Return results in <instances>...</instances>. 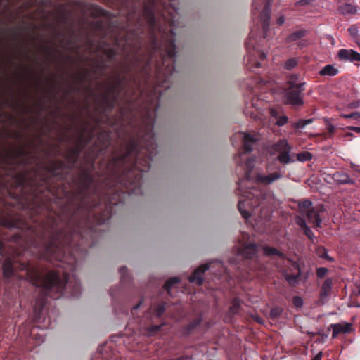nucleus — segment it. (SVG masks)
<instances>
[{
  "instance_id": "nucleus-1",
  "label": "nucleus",
  "mask_w": 360,
  "mask_h": 360,
  "mask_svg": "<svg viewBox=\"0 0 360 360\" xmlns=\"http://www.w3.org/2000/svg\"><path fill=\"white\" fill-rule=\"evenodd\" d=\"M144 14L150 30L158 29L161 38L153 36L151 44L147 51L142 50V42L138 36L131 41L127 39V46L130 49L131 63L133 68L146 72L153 63L157 54L162 58V65L158 67V82L149 93L140 89L139 82L133 79L125 90L127 105L122 115V131L124 153L121 161L126 165V171L118 180L128 193H139L141 173L147 172L150 165L152 156L157 148L153 127L158 107L161 88L169 86L170 76L174 70L176 56L174 34L172 30H165L158 25L152 8H146Z\"/></svg>"
},
{
  "instance_id": "nucleus-2",
  "label": "nucleus",
  "mask_w": 360,
  "mask_h": 360,
  "mask_svg": "<svg viewBox=\"0 0 360 360\" xmlns=\"http://www.w3.org/2000/svg\"><path fill=\"white\" fill-rule=\"evenodd\" d=\"M40 257L50 262L53 259L60 262L58 266L62 269L49 271L46 275L36 273L31 277L34 285L38 286L42 297L49 296L58 299L69 293L72 297L81 294L80 283L77 277L68 271L76 269L77 259L70 251V239L61 231L53 234L44 245Z\"/></svg>"
},
{
  "instance_id": "nucleus-3",
  "label": "nucleus",
  "mask_w": 360,
  "mask_h": 360,
  "mask_svg": "<svg viewBox=\"0 0 360 360\" xmlns=\"http://www.w3.org/2000/svg\"><path fill=\"white\" fill-rule=\"evenodd\" d=\"M234 143L236 140L242 141L243 143V151L236 157V162L245 172V176L239 180L238 190L242 198L239 200L238 207L242 217L248 220L252 215L257 214V207L264 206L269 203L272 193L256 188L255 186L258 184L269 185L281 179L283 176L280 171L263 174L258 173L255 176L252 175V172L255 163L261 162L260 158L251 157L247 159V153L252 150L253 144L258 140L256 134H250L245 132H238L232 138Z\"/></svg>"
},
{
  "instance_id": "nucleus-4",
  "label": "nucleus",
  "mask_w": 360,
  "mask_h": 360,
  "mask_svg": "<svg viewBox=\"0 0 360 360\" xmlns=\"http://www.w3.org/2000/svg\"><path fill=\"white\" fill-rule=\"evenodd\" d=\"M287 84L283 95L285 103L294 108L302 106L304 104L302 92L304 90L305 82L299 75L293 74L288 77Z\"/></svg>"
},
{
  "instance_id": "nucleus-5",
  "label": "nucleus",
  "mask_w": 360,
  "mask_h": 360,
  "mask_svg": "<svg viewBox=\"0 0 360 360\" xmlns=\"http://www.w3.org/2000/svg\"><path fill=\"white\" fill-rule=\"evenodd\" d=\"M240 247L238 250V255L245 258H252L254 256L257 255L260 251H262L266 256L277 258L281 262V263L278 262L276 264L278 267L281 266V263L283 264L286 262H289L288 260L287 261L285 259L283 253L281 252L274 248L267 246L260 247L252 243H247L243 241H240Z\"/></svg>"
},
{
  "instance_id": "nucleus-6",
  "label": "nucleus",
  "mask_w": 360,
  "mask_h": 360,
  "mask_svg": "<svg viewBox=\"0 0 360 360\" xmlns=\"http://www.w3.org/2000/svg\"><path fill=\"white\" fill-rule=\"evenodd\" d=\"M258 25L252 28L250 37L245 44L248 52V61L251 68L260 67V61L266 58V53L260 49L261 39H258Z\"/></svg>"
},
{
  "instance_id": "nucleus-7",
  "label": "nucleus",
  "mask_w": 360,
  "mask_h": 360,
  "mask_svg": "<svg viewBox=\"0 0 360 360\" xmlns=\"http://www.w3.org/2000/svg\"><path fill=\"white\" fill-rule=\"evenodd\" d=\"M272 0H254L252 3V15L261 22L263 39L268 37L270 25L271 2Z\"/></svg>"
},
{
  "instance_id": "nucleus-8",
  "label": "nucleus",
  "mask_w": 360,
  "mask_h": 360,
  "mask_svg": "<svg viewBox=\"0 0 360 360\" xmlns=\"http://www.w3.org/2000/svg\"><path fill=\"white\" fill-rule=\"evenodd\" d=\"M207 270H210L215 276H219L224 273H226V269L221 262H212L201 265L196 269L193 274L189 276V281L199 285H201L203 282L202 275Z\"/></svg>"
},
{
  "instance_id": "nucleus-9",
  "label": "nucleus",
  "mask_w": 360,
  "mask_h": 360,
  "mask_svg": "<svg viewBox=\"0 0 360 360\" xmlns=\"http://www.w3.org/2000/svg\"><path fill=\"white\" fill-rule=\"evenodd\" d=\"M274 152H278L279 154L277 159L282 164H288L292 161L289 153L290 147L285 140H281L272 146Z\"/></svg>"
},
{
  "instance_id": "nucleus-10",
  "label": "nucleus",
  "mask_w": 360,
  "mask_h": 360,
  "mask_svg": "<svg viewBox=\"0 0 360 360\" xmlns=\"http://www.w3.org/2000/svg\"><path fill=\"white\" fill-rule=\"evenodd\" d=\"M49 326V323L44 324L43 326H37L32 328H22L20 330L22 333H25L26 336H29L30 338L34 339L36 341L37 344H41L44 340V337L43 333H39L38 330L39 328H46Z\"/></svg>"
},
{
  "instance_id": "nucleus-11",
  "label": "nucleus",
  "mask_w": 360,
  "mask_h": 360,
  "mask_svg": "<svg viewBox=\"0 0 360 360\" xmlns=\"http://www.w3.org/2000/svg\"><path fill=\"white\" fill-rule=\"evenodd\" d=\"M262 105V102L258 98L253 97L250 101L246 102L245 114L251 117L257 118L258 115L256 112H260Z\"/></svg>"
},
{
  "instance_id": "nucleus-12",
  "label": "nucleus",
  "mask_w": 360,
  "mask_h": 360,
  "mask_svg": "<svg viewBox=\"0 0 360 360\" xmlns=\"http://www.w3.org/2000/svg\"><path fill=\"white\" fill-rule=\"evenodd\" d=\"M319 210L320 209L319 207H313L311 210L302 214V217L307 218L309 224L319 226L321 221L319 217Z\"/></svg>"
},
{
  "instance_id": "nucleus-13",
  "label": "nucleus",
  "mask_w": 360,
  "mask_h": 360,
  "mask_svg": "<svg viewBox=\"0 0 360 360\" xmlns=\"http://www.w3.org/2000/svg\"><path fill=\"white\" fill-rule=\"evenodd\" d=\"M333 328L332 338H335L339 333H347L352 330V325L348 323H337L331 326Z\"/></svg>"
},
{
  "instance_id": "nucleus-14",
  "label": "nucleus",
  "mask_w": 360,
  "mask_h": 360,
  "mask_svg": "<svg viewBox=\"0 0 360 360\" xmlns=\"http://www.w3.org/2000/svg\"><path fill=\"white\" fill-rule=\"evenodd\" d=\"M163 17L167 23H168L169 27L172 29L174 27H176L179 25V17L178 13L176 9H173L172 11H168L167 16H165V14H163Z\"/></svg>"
},
{
  "instance_id": "nucleus-15",
  "label": "nucleus",
  "mask_w": 360,
  "mask_h": 360,
  "mask_svg": "<svg viewBox=\"0 0 360 360\" xmlns=\"http://www.w3.org/2000/svg\"><path fill=\"white\" fill-rule=\"evenodd\" d=\"M332 284L333 283L330 278H328L323 282L320 292V300L322 304L325 302L326 297L330 295Z\"/></svg>"
},
{
  "instance_id": "nucleus-16",
  "label": "nucleus",
  "mask_w": 360,
  "mask_h": 360,
  "mask_svg": "<svg viewBox=\"0 0 360 360\" xmlns=\"http://www.w3.org/2000/svg\"><path fill=\"white\" fill-rule=\"evenodd\" d=\"M111 349V343L105 342V344L99 347L98 351V355H100L101 359H103V360H109L111 358L112 355Z\"/></svg>"
},
{
  "instance_id": "nucleus-17",
  "label": "nucleus",
  "mask_w": 360,
  "mask_h": 360,
  "mask_svg": "<svg viewBox=\"0 0 360 360\" xmlns=\"http://www.w3.org/2000/svg\"><path fill=\"white\" fill-rule=\"evenodd\" d=\"M297 224L303 230L304 234L311 240L314 241V235L312 231L307 226L306 220L302 217L297 219Z\"/></svg>"
},
{
  "instance_id": "nucleus-18",
  "label": "nucleus",
  "mask_w": 360,
  "mask_h": 360,
  "mask_svg": "<svg viewBox=\"0 0 360 360\" xmlns=\"http://www.w3.org/2000/svg\"><path fill=\"white\" fill-rule=\"evenodd\" d=\"M293 268L296 270V272L293 274H290L288 273L285 274V280L291 285H295L297 282L298 277L300 276V271L299 269L298 265L295 263L292 264Z\"/></svg>"
},
{
  "instance_id": "nucleus-19",
  "label": "nucleus",
  "mask_w": 360,
  "mask_h": 360,
  "mask_svg": "<svg viewBox=\"0 0 360 360\" xmlns=\"http://www.w3.org/2000/svg\"><path fill=\"white\" fill-rule=\"evenodd\" d=\"M338 11L342 15H350L356 13V8L351 4H344L339 6Z\"/></svg>"
},
{
  "instance_id": "nucleus-20",
  "label": "nucleus",
  "mask_w": 360,
  "mask_h": 360,
  "mask_svg": "<svg viewBox=\"0 0 360 360\" xmlns=\"http://www.w3.org/2000/svg\"><path fill=\"white\" fill-rule=\"evenodd\" d=\"M338 73V70L333 65H327L320 71V75L323 76H335Z\"/></svg>"
},
{
  "instance_id": "nucleus-21",
  "label": "nucleus",
  "mask_w": 360,
  "mask_h": 360,
  "mask_svg": "<svg viewBox=\"0 0 360 360\" xmlns=\"http://www.w3.org/2000/svg\"><path fill=\"white\" fill-rule=\"evenodd\" d=\"M333 178L335 181L339 184H349L351 182L349 176L343 172H336L334 174Z\"/></svg>"
},
{
  "instance_id": "nucleus-22",
  "label": "nucleus",
  "mask_w": 360,
  "mask_h": 360,
  "mask_svg": "<svg viewBox=\"0 0 360 360\" xmlns=\"http://www.w3.org/2000/svg\"><path fill=\"white\" fill-rule=\"evenodd\" d=\"M306 34V31L304 30L296 31L290 34L286 39L287 42L298 41L302 37Z\"/></svg>"
},
{
  "instance_id": "nucleus-23",
  "label": "nucleus",
  "mask_w": 360,
  "mask_h": 360,
  "mask_svg": "<svg viewBox=\"0 0 360 360\" xmlns=\"http://www.w3.org/2000/svg\"><path fill=\"white\" fill-rule=\"evenodd\" d=\"M3 273L5 277L10 278L13 274V266L10 261L6 260L3 265Z\"/></svg>"
},
{
  "instance_id": "nucleus-24",
  "label": "nucleus",
  "mask_w": 360,
  "mask_h": 360,
  "mask_svg": "<svg viewBox=\"0 0 360 360\" xmlns=\"http://www.w3.org/2000/svg\"><path fill=\"white\" fill-rule=\"evenodd\" d=\"M179 282V279L177 277H174L168 280L165 284V289L167 290L169 295H172V290L175 285Z\"/></svg>"
},
{
  "instance_id": "nucleus-25",
  "label": "nucleus",
  "mask_w": 360,
  "mask_h": 360,
  "mask_svg": "<svg viewBox=\"0 0 360 360\" xmlns=\"http://www.w3.org/2000/svg\"><path fill=\"white\" fill-rule=\"evenodd\" d=\"M312 203L308 200H304L299 203L300 214L302 215L312 208Z\"/></svg>"
},
{
  "instance_id": "nucleus-26",
  "label": "nucleus",
  "mask_w": 360,
  "mask_h": 360,
  "mask_svg": "<svg viewBox=\"0 0 360 360\" xmlns=\"http://www.w3.org/2000/svg\"><path fill=\"white\" fill-rule=\"evenodd\" d=\"M353 53V50L340 49L338 51V56L340 59L352 60Z\"/></svg>"
},
{
  "instance_id": "nucleus-27",
  "label": "nucleus",
  "mask_w": 360,
  "mask_h": 360,
  "mask_svg": "<svg viewBox=\"0 0 360 360\" xmlns=\"http://www.w3.org/2000/svg\"><path fill=\"white\" fill-rule=\"evenodd\" d=\"M240 306V300L238 298H236L233 300L232 304L229 308V313L231 315L237 314L239 312Z\"/></svg>"
},
{
  "instance_id": "nucleus-28",
  "label": "nucleus",
  "mask_w": 360,
  "mask_h": 360,
  "mask_svg": "<svg viewBox=\"0 0 360 360\" xmlns=\"http://www.w3.org/2000/svg\"><path fill=\"white\" fill-rule=\"evenodd\" d=\"M312 158L309 152L304 151L297 154V159L300 162H304L311 160Z\"/></svg>"
},
{
  "instance_id": "nucleus-29",
  "label": "nucleus",
  "mask_w": 360,
  "mask_h": 360,
  "mask_svg": "<svg viewBox=\"0 0 360 360\" xmlns=\"http://www.w3.org/2000/svg\"><path fill=\"white\" fill-rule=\"evenodd\" d=\"M298 60L295 58L288 59L284 64V68L287 70H291L295 68L297 64Z\"/></svg>"
},
{
  "instance_id": "nucleus-30",
  "label": "nucleus",
  "mask_w": 360,
  "mask_h": 360,
  "mask_svg": "<svg viewBox=\"0 0 360 360\" xmlns=\"http://www.w3.org/2000/svg\"><path fill=\"white\" fill-rule=\"evenodd\" d=\"M341 117L346 118V119H354L356 121L360 120V112H354L349 114H341Z\"/></svg>"
},
{
  "instance_id": "nucleus-31",
  "label": "nucleus",
  "mask_w": 360,
  "mask_h": 360,
  "mask_svg": "<svg viewBox=\"0 0 360 360\" xmlns=\"http://www.w3.org/2000/svg\"><path fill=\"white\" fill-rule=\"evenodd\" d=\"M166 307V303L163 302L160 304H158L156 308L155 309V316L159 317L160 316L163 312L165 311Z\"/></svg>"
},
{
  "instance_id": "nucleus-32",
  "label": "nucleus",
  "mask_w": 360,
  "mask_h": 360,
  "mask_svg": "<svg viewBox=\"0 0 360 360\" xmlns=\"http://www.w3.org/2000/svg\"><path fill=\"white\" fill-rule=\"evenodd\" d=\"M282 312V309L279 307H275L271 310V316L272 318H276L281 315Z\"/></svg>"
},
{
  "instance_id": "nucleus-33",
  "label": "nucleus",
  "mask_w": 360,
  "mask_h": 360,
  "mask_svg": "<svg viewBox=\"0 0 360 360\" xmlns=\"http://www.w3.org/2000/svg\"><path fill=\"white\" fill-rule=\"evenodd\" d=\"M293 304L297 308L302 307V304H303L302 299L300 297H298V296L294 297V298H293Z\"/></svg>"
},
{
  "instance_id": "nucleus-34",
  "label": "nucleus",
  "mask_w": 360,
  "mask_h": 360,
  "mask_svg": "<svg viewBox=\"0 0 360 360\" xmlns=\"http://www.w3.org/2000/svg\"><path fill=\"white\" fill-rule=\"evenodd\" d=\"M327 272H328V269L326 268H324V267L319 268L317 269V272H316L317 276L321 278H323L326 275Z\"/></svg>"
},
{
  "instance_id": "nucleus-35",
  "label": "nucleus",
  "mask_w": 360,
  "mask_h": 360,
  "mask_svg": "<svg viewBox=\"0 0 360 360\" xmlns=\"http://www.w3.org/2000/svg\"><path fill=\"white\" fill-rule=\"evenodd\" d=\"M288 122V117L286 116H281L277 118L276 124L278 126H283Z\"/></svg>"
},
{
  "instance_id": "nucleus-36",
  "label": "nucleus",
  "mask_w": 360,
  "mask_h": 360,
  "mask_svg": "<svg viewBox=\"0 0 360 360\" xmlns=\"http://www.w3.org/2000/svg\"><path fill=\"white\" fill-rule=\"evenodd\" d=\"M347 107L349 109L359 108H360V101H356L352 102L348 105Z\"/></svg>"
},
{
  "instance_id": "nucleus-37",
  "label": "nucleus",
  "mask_w": 360,
  "mask_h": 360,
  "mask_svg": "<svg viewBox=\"0 0 360 360\" xmlns=\"http://www.w3.org/2000/svg\"><path fill=\"white\" fill-rule=\"evenodd\" d=\"M113 161H114V179H115V166L117 165V158H116L115 152H114ZM116 186H117V185L115 184V179H114V196L115 195V187Z\"/></svg>"
},
{
  "instance_id": "nucleus-38",
  "label": "nucleus",
  "mask_w": 360,
  "mask_h": 360,
  "mask_svg": "<svg viewBox=\"0 0 360 360\" xmlns=\"http://www.w3.org/2000/svg\"><path fill=\"white\" fill-rule=\"evenodd\" d=\"M119 271H120V273L122 276L121 279L122 281H124L125 279V274H127V269L126 267L123 266V267H121Z\"/></svg>"
},
{
  "instance_id": "nucleus-39",
  "label": "nucleus",
  "mask_w": 360,
  "mask_h": 360,
  "mask_svg": "<svg viewBox=\"0 0 360 360\" xmlns=\"http://www.w3.org/2000/svg\"><path fill=\"white\" fill-rule=\"evenodd\" d=\"M200 319L199 318H197L196 319H195L193 323L189 324V326H188L189 330L194 328L196 326H198L200 323Z\"/></svg>"
},
{
  "instance_id": "nucleus-40",
  "label": "nucleus",
  "mask_w": 360,
  "mask_h": 360,
  "mask_svg": "<svg viewBox=\"0 0 360 360\" xmlns=\"http://www.w3.org/2000/svg\"><path fill=\"white\" fill-rule=\"evenodd\" d=\"M160 327H161V326H156V325L152 326L149 329V333L150 334H153V333L158 332L160 330Z\"/></svg>"
},
{
  "instance_id": "nucleus-41",
  "label": "nucleus",
  "mask_w": 360,
  "mask_h": 360,
  "mask_svg": "<svg viewBox=\"0 0 360 360\" xmlns=\"http://www.w3.org/2000/svg\"><path fill=\"white\" fill-rule=\"evenodd\" d=\"M307 45V41L304 39H300L298 41H297V46L298 48L300 49H302L303 47H305Z\"/></svg>"
},
{
  "instance_id": "nucleus-42",
  "label": "nucleus",
  "mask_w": 360,
  "mask_h": 360,
  "mask_svg": "<svg viewBox=\"0 0 360 360\" xmlns=\"http://www.w3.org/2000/svg\"><path fill=\"white\" fill-rule=\"evenodd\" d=\"M294 126L296 129H303L305 127L303 120L296 122Z\"/></svg>"
},
{
  "instance_id": "nucleus-43",
  "label": "nucleus",
  "mask_w": 360,
  "mask_h": 360,
  "mask_svg": "<svg viewBox=\"0 0 360 360\" xmlns=\"http://www.w3.org/2000/svg\"><path fill=\"white\" fill-rule=\"evenodd\" d=\"M269 114L272 117H274L276 119H277L279 117L278 112L274 108L269 109Z\"/></svg>"
},
{
  "instance_id": "nucleus-44",
  "label": "nucleus",
  "mask_w": 360,
  "mask_h": 360,
  "mask_svg": "<svg viewBox=\"0 0 360 360\" xmlns=\"http://www.w3.org/2000/svg\"><path fill=\"white\" fill-rule=\"evenodd\" d=\"M360 61V53L354 51V53L352 58V61Z\"/></svg>"
},
{
  "instance_id": "nucleus-45",
  "label": "nucleus",
  "mask_w": 360,
  "mask_h": 360,
  "mask_svg": "<svg viewBox=\"0 0 360 360\" xmlns=\"http://www.w3.org/2000/svg\"><path fill=\"white\" fill-rule=\"evenodd\" d=\"M285 22L284 15H280L276 20V24L278 25H282Z\"/></svg>"
},
{
  "instance_id": "nucleus-46",
  "label": "nucleus",
  "mask_w": 360,
  "mask_h": 360,
  "mask_svg": "<svg viewBox=\"0 0 360 360\" xmlns=\"http://www.w3.org/2000/svg\"><path fill=\"white\" fill-rule=\"evenodd\" d=\"M347 129L349 130L354 131L356 133H360V127L349 126V127H347Z\"/></svg>"
},
{
  "instance_id": "nucleus-47",
  "label": "nucleus",
  "mask_w": 360,
  "mask_h": 360,
  "mask_svg": "<svg viewBox=\"0 0 360 360\" xmlns=\"http://www.w3.org/2000/svg\"><path fill=\"white\" fill-rule=\"evenodd\" d=\"M116 77H115V75L114 74V87H113V89H114V104L115 103V100H116V96H115V91H116Z\"/></svg>"
},
{
  "instance_id": "nucleus-48",
  "label": "nucleus",
  "mask_w": 360,
  "mask_h": 360,
  "mask_svg": "<svg viewBox=\"0 0 360 360\" xmlns=\"http://www.w3.org/2000/svg\"><path fill=\"white\" fill-rule=\"evenodd\" d=\"M309 3L307 0H300L296 3V6H304Z\"/></svg>"
},
{
  "instance_id": "nucleus-49",
  "label": "nucleus",
  "mask_w": 360,
  "mask_h": 360,
  "mask_svg": "<svg viewBox=\"0 0 360 360\" xmlns=\"http://www.w3.org/2000/svg\"><path fill=\"white\" fill-rule=\"evenodd\" d=\"M34 321L36 323H41V316L39 314H35V317H34Z\"/></svg>"
},
{
  "instance_id": "nucleus-50",
  "label": "nucleus",
  "mask_w": 360,
  "mask_h": 360,
  "mask_svg": "<svg viewBox=\"0 0 360 360\" xmlns=\"http://www.w3.org/2000/svg\"><path fill=\"white\" fill-rule=\"evenodd\" d=\"M322 352H319L316 356L313 359V360H321V358H322Z\"/></svg>"
},
{
  "instance_id": "nucleus-51",
  "label": "nucleus",
  "mask_w": 360,
  "mask_h": 360,
  "mask_svg": "<svg viewBox=\"0 0 360 360\" xmlns=\"http://www.w3.org/2000/svg\"><path fill=\"white\" fill-rule=\"evenodd\" d=\"M303 121L304 122V125L305 126L312 122V120L311 119L303 120Z\"/></svg>"
},
{
  "instance_id": "nucleus-52",
  "label": "nucleus",
  "mask_w": 360,
  "mask_h": 360,
  "mask_svg": "<svg viewBox=\"0 0 360 360\" xmlns=\"http://www.w3.org/2000/svg\"><path fill=\"white\" fill-rule=\"evenodd\" d=\"M349 31L350 32V33L353 35H354L356 32V30L355 28H349Z\"/></svg>"
},
{
  "instance_id": "nucleus-53",
  "label": "nucleus",
  "mask_w": 360,
  "mask_h": 360,
  "mask_svg": "<svg viewBox=\"0 0 360 360\" xmlns=\"http://www.w3.org/2000/svg\"><path fill=\"white\" fill-rule=\"evenodd\" d=\"M328 131L330 133H333L335 131V127L332 125L329 126Z\"/></svg>"
},
{
  "instance_id": "nucleus-54",
  "label": "nucleus",
  "mask_w": 360,
  "mask_h": 360,
  "mask_svg": "<svg viewBox=\"0 0 360 360\" xmlns=\"http://www.w3.org/2000/svg\"><path fill=\"white\" fill-rule=\"evenodd\" d=\"M321 250V252H321V253H320V257H325V255H326V250H325L324 248H322Z\"/></svg>"
},
{
  "instance_id": "nucleus-55",
  "label": "nucleus",
  "mask_w": 360,
  "mask_h": 360,
  "mask_svg": "<svg viewBox=\"0 0 360 360\" xmlns=\"http://www.w3.org/2000/svg\"><path fill=\"white\" fill-rule=\"evenodd\" d=\"M262 83L266 84L268 82L264 81L263 79H259V82H257V85L260 86L262 85Z\"/></svg>"
},
{
  "instance_id": "nucleus-56",
  "label": "nucleus",
  "mask_w": 360,
  "mask_h": 360,
  "mask_svg": "<svg viewBox=\"0 0 360 360\" xmlns=\"http://www.w3.org/2000/svg\"><path fill=\"white\" fill-rule=\"evenodd\" d=\"M114 127H115V123L113 124ZM117 135V132H115V129L114 128V136Z\"/></svg>"
},
{
  "instance_id": "nucleus-57",
  "label": "nucleus",
  "mask_w": 360,
  "mask_h": 360,
  "mask_svg": "<svg viewBox=\"0 0 360 360\" xmlns=\"http://www.w3.org/2000/svg\"><path fill=\"white\" fill-rule=\"evenodd\" d=\"M44 297H43V298L41 299V305H43V304H44Z\"/></svg>"
},
{
  "instance_id": "nucleus-58",
  "label": "nucleus",
  "mask_w": 360,
  "mask_h": 360,
  "mask_svg": "<svg viewBox=\"0 0 360 360\" xmlns=\"http://www.w3.org/2000/svg\"><path fill=\"white\" fill-rule=\"evenodd\" d=\"M139 305H140V304H137L136 306H135V307H134V309H137L139 308Z\"/></svg>"
},
{
  "instance_id": "nucleus-59",
  "label": "nucleus",
  "mask_w": 360,
  "mask_h": 360,
  "mask_svg": "<svg viewBox=\"0 0 360 360\" xmlns=\"http://www.w3.org/2000/svg\"><path fill=\"white\" fill-rule=\"evenodd\" d=\"M346 136H352L353 135H352V134H351V133H347V134H346Z\"/></svg>"
},
{
  "instance_id": "nucleus-60",
  "label": "nucleus",
  "mask_w": 360,
  "mask_h": 360,
  "mask_svg": "<svg viewBox=\"0 0 360 360\" xmlns=\"http://www.w3.org/2000/svg\"><path fill=\"white\" fill-rule=\"evenodd\" d=\"M256 221H256V224H257L258 223H259V221H258V219H256Z\"/></svg>"
},
{
  "instance_id": "nucleus-61",
  "label": "nucleus",
  "mask_w": 360,
  "mask_h": 360,
  "mask_svg": "<svg viewBox=\"0 0 360 360\" xmlns=\"http://www.w3.org/2000/svg\"><path fill=\"white\" fill-rule=\"evenodd\" d=\"M256 221H256V224H257L258 223H259V221H258V219H256Z\"/></svg>"
},
{
  "instance_id": "nucleus-62",
  "label": "nucleus",
  "mask_w": 360,
  "mask_h": 360,
  "mask_svg": "<svg viewBox=\"0 0 360 360\" xmlns=\"http://www.w3.org/2000/svg\"><path fill=\"white\" fill-rule=\"evenodd\" d=\"M256 221H256V224H257L258 223H259V221H258V219H256Z\"/></svg>"
},
{
  "instance_id": "nucleus-63",
  "label": "nucleus",
  "mask_w": 360,
  "mask_h": 360,
  "mask_svg": "<svg viewBox=\"0 0 360 360\" xmlns=\"http://www.w3.org/2000/svg\"><path fill=\"white\" fill-rule=\"evenodd\" d=\"M113 41H114V45L115 44V39L114 38L113 39Z\"/></svg>"
},
{
  "instance_id": "nucleus-64",
  "label": "nucleus",
  "mask_w": 360,
  "mask_h": 360,
  "mask_svg": "<svg viewBox=\"0 0 360 360\" xmlns=\"http://www.w3.org/2000/svg\"><path fill=\"white\" fill-rule=\"evenodd\" d=\"M359 293L360 294V289L359 290Z\"/></svg>"
}]
</instances>
